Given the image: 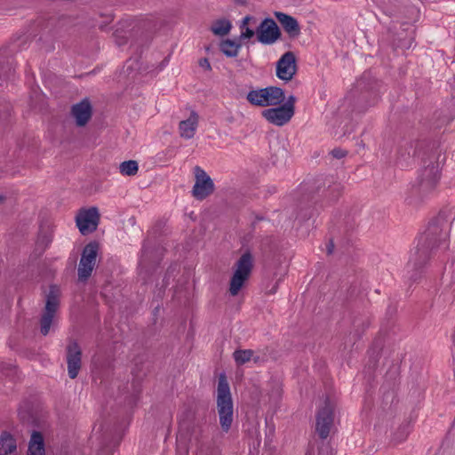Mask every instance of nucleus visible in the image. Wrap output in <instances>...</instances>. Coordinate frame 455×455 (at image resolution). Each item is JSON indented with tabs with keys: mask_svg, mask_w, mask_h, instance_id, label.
I'll list each match as a JSON object with an SVG mask.
<instances>
[{
	"mask_svg": "<svg viewBox=\"0 0 455 455\" xmlns=\"http://www.w3.org/2000/svg\"><path fill=\"white\" fill-rule=\"evenodd\" d=\"M216 405L220 427L223 431L228 432L234 420V403L230 387L224 374L219 377Z\"/></svg>",
	"mask_w": 455,
	"mask_h": 455,
	"instance_id": "obj_1",
	"label": "nucleus"
},
{
	"mask_svg": "<svg viewBox=\"0 0 455 455\" xmlns=\"http://www.w3.org/2000/svg\"><path fill=\"white\" fill-rule=\"evenodd\" d=\"M252 267L253 258L249 252L243 253L235 263L228 287V292L231 296L235 297L239 294L249 280Z\"/></svg>",
	"mask_w": 455,
	"mask_h": 455,
	"instance_id": "obj_2",
	"label": "nucleus"
},
{
	"mask_svg": "<svg viewBox=\"0 0 455 455\" xmlns=\"http://www.w3.org/2000/svg\"><path fill=\"white\" fill-rule=\"evenodd\" d=\"M246 99L251 105L255 106H276L284 100V92L279 87L269 86L250 91Z\"/></svg>",
	"mask_w": 455,
	"mask_h": 455,
	"instance_id": "obj_3",
	"label": "nucleus"
},
{
	"mask_svg": "<svg viewBox=\"0 0 455 455\" xmlns=\"http://www.w3.org/2000/svg\"><path fill=\"white\" fill-rule=\"evenodd\" d=\"M59 297V291L56 288H52L47 295L45 307L40 320V331L44 336L50 332L51 327L56 323L60 303Z\"/></svg>",
	"mask_w": 455,
	"mask_h": 455,
	"instance_id": "obj_4",
	"label": "nucleus"
},
{
	"mask_svg": "<svg viewBox=\"0 0 455 455\" xmlns=\"http://www.w3.org/2000/svg\"><path fill=\"white\" fill-rule=\"evenodd\" d=\"M195 184L192 196L197 200H204L212 195L215 186L212 178L200 166L194 167Z\"/></svg>",
	"mask_w": 455,
	"mask_h": 455,
	"instance_id": "obj_5",
	"label": "nucleus"
},
{
	"mask_svg": "<svg viewBox=\"0 0 455 455\" xmlns=\"http://www.w3.org/2000/svg\"><path fill=\"white\" fill-rule=\"evenodd\" d=\"M100 213L96 207L82 209L76 217V226L82 235L92 233L97 229Z\"/></svg>",
	"mask_w": 455,
	"mask_h": 455,
	"instance_id": "obj_6",
	"label": "nucleus"
},
{
	"mask_svg": "<svg viewBox=\"0 0 455 455\" xmlns=\"http://www.w3.org/2000/svg\"><path fill=\"white\" fill-rule=\"evenodd\" d=\"M97 252L98 244L95 243H91L84 247L78 267L79 279L85 280L91 275L95 266Z\"/></svg>",
	"mask_w": 455,
	"mask_h": 455,
	"instance_id": "obj_7",
	"label": "nucleus"
},
{
	"mask_svg": "<svg viewBox=\"0 0 455 455\" xmlns=\"http://www.w3.org/2000/svg\"><path fill=\"white\" fill-rule=\"evenodd\" d=\"M257 39L263 44H273L281 36L280 29L273 19L266 18L257 26Z\"/></svg>",
	"mask_w": 455,
	"mask_h": 455,
	"instance_id": "obj_8",
	"label": "nucleus"
},
{
	"mask_svg": "<svg viewBox=\"0 0 455 455\" xmlns=\"http://www.w3.org/2000/svg\"><path fill=\"white\" fill-rule=\"evenodd\" d=\"M297 72L296 56L292 52L283 53L276 62L275 75L283 81H291Z\"/></svg>",
	"mask_w": 455,
	"mask_h": 455,
	"instance_id": "obj_9",
	"label": "nucleus"
},
{
	"mask_svg": "<svg viewBox=\"0 0 455 455\" xmlns=\"http://www.w3.org/2000/svg\"><path fill=\"white\" fill-rule=\"evenodd\" d=\"M357 86L364 89V97H370L369 105L377 103L379 96L385 91L383 83L377 79H370L368 74H364L363 77L357 81Z\"/></svg>",
	"mask_w": 455,
	"mask_h": 455,
	"instance_id": "obj_10",
	"label": "nucleus"
},
{
	"mask_svg": "<svg viewBox=\"0 0 455 455\" xmlns=\"http://www.w3.org/2000/svg\"><path fill=\"white\" fill-rule=\"evenodd\" d=\"M333 422L332 407L326 403L318 412L316 418V431L322 438H326Z\"/></svg>",
	"mask_w": 455,
	"mask_h": 455,
	"instance_id": "obj_11",
	"label": "nucleus"
},
{
	"mask_svg": "<svg viewBox=\"0 0 455 455\" xmlns=\"http://www.w3.org/2000/svg\"><path fill=\"white\" fill-rule=\"evenodd\" d=\"M68 371L71 379H75L81 367V350L76 343H71L68 347Z\"/></svg>",
	"mask_w": 455,
	"mask_h": 455,
	"instance_id": "obj_12",
	"label": "nucleus"
},
{
	"mask_svg": "<svg viewBox=\"0 0 455 455\" xmlns=\"http://www.w3.org/2000/svg\"><path fill=\"white\" fill-rule=\"evenodd\" d=\"M274 15L290 36L295 37L300 34V27L294 17L282 12H275Z\"/></svg>",
	"mask_w": 455,
	"mask_h": 455,
	"instance_id": "obj_13",
	"label": "nucleus"
},
{
	"mask_svg": "<svg viewBox=\"0 0 455 455\" xmlns=\"http://www.w3.org/2000/svg\"><path fill=\"white\" fill-rule=\"evenodd\" d=\"M198 116H188L179 123V132L180 137L189 140L194 137L198 127Z\"/></svg>",
	"mask_w": 455,
	"mask_h": 455,
	"instance_id": "obj_14",
	"label": "nucleus"
},
{
	"mask_svg": "<svg viewBox=\"0 0 455 455\" xmlns=\"http://www.w3.org/2000/svg\"><path fill=\"white\" fill-rule=\"evenodd\" d=\"M28 455H45L44 441L39 432H33L28 443Z\"/></svg>",
	"mask_w": 455,
	"mask_h": 455,
	"instance_id": "obj_15",
	"label": "nucleus"
},
{
	"mask_svg": "<svg viewBox=\"0 0 455 455\" xmlns=\"http://www.w3.org/2000/svg\"><path fill=\"white\" fill-rule=\"evenodd\" d=\"M16 440L9 433H3L0 436V455H16Z\"/></svg>",
	"mask_w": 455,
	"mask_h": 455,
	"instance_id": "obj_16",
	"label": "nucleus"
},
{
	"mask_svg": "<svg viewBox=\"0 0 455 455\" xmlns=\"http://www.w3.org/2000/svg\"><path fill=\"white\" fill-rule=\"evenodd\" d=\"M439 179L438 168L436 165H431L427 167L421 177V188H432Z\"/></svg>",
	"mask_w": 455,
	"mask_h": 455,
	"instance_id": "obj_17",
	"label": "nucleus"
},
{
	"mask_svg": "<svg viewBox=\"0 0 455 455\" xmlns=\"http://www.w3.org/2000/svg\"><path fill=\"white\" fill-rule=\"evenodd\" d=\"M257 28V19L253 16H245L240 26L241 38L251 39L255 35L254 28Z\"/></svg>",
	"mask_w": 455,
	"mask_h": 455,
	"instance_id": "obj_18",
	"label": "nucleus"
},
{
	"mask_svg": "<svg viewBox=\"0 0 455 455\" xmlns=\"http://www.w3.org/2000/svg\"><path fill=\"white\" fill-rule=\"evenodd\" d=\"M295 103L296 98L290 95L278 108L266 109L262 114H294Z\"/></svg>",
	"mask_w": 455,
	"mask_h": 455,
	"instance_id": "obj_19",
	"label": "nucleus"
},
{
	"mask_svg": "<svg viewBox=\"0 0 455 455\" xmlns=\"http://www.w3.org/2000/svg\"><path fill=\"white\" fill-rule=\"evenodd\" d=\"M234 359L237 364H244L251 360H253L254 363H258L259 358V356H254V352L251 349L245 350H236L233 354Z\"/></svg>",
	"mask_w": 455,
	"mask_h": 455,
	"instance_id": "obj_20",
	"label": "nucleus"
},
{
	"mask_svg": "<svg viewBox=\"0 0 455 455\" xmlns=\"http://www.w3.org/2000/svg\"><path fill=\"white\" fill-rule=\"evenodd\" d=\"M139 171V164L135 160L124 161L119 165V172L124 176H134Z\"/></svg>",
	"mask_w": 455,
	"mask_h": 455,
	"instance_id": "obj_21",
	"label": "nucleus"
},
{
	"mask_svg": "<svg viewBox=\"0 0 455 455\" xmlns=\"http://www.w3.org/2000/svg\"><path fill=\"white\" fill-rule=\"evenodd\" d=\"M231 29V23L228 20H219L212 26V31L214 35L226 36Z\"/></svg>",
	"mask_w": 455,
	"mask_h": 455,
	"instance_id": "obj_22",
	"label": "nucleus"
},
{
	"mask_svg": "<svg viewBox=\"0 0 455 455\" xmlns=\"http://www.w3.org/2000/svg\"><path fill=\"white\" fill-rule=\"evenodd\" d=\"M239 45L231 40H225L220 44V51L228 57H235L238 54Z\"/></svg>",
	"mask_w": 455,
	"mask_h": 455,
	"instance_id": "obj_23",
	"label": "nucleus"
},
{
	"mask_svg": "<svg viewBox=\"0 0 455 455\" xmlns=\"http://www.w3.org/2000/svg\"><path fill=\"white\" fill-rule=\"evenodd\" d=\"M70 114H92V106L88 99H84L71 108Z\"/></svg>",
	"mask_w": 455,
	"mask_h": 455,
	"instance_id": "obj_24",
	"label": "nucleus"
},
{
	"mask_svg": "<svg viewBox=\"0 0 455 455\" xmlns=\"http://www.w3.org/2000/svg\"><path fill=\"white\" fill-rule=\"evenodd\" d=\"M267 121L274 125L282 126L290 122L291 116H265Z\"/></svg>",
	"mask_w": 455,
	"mask_h": 455,
	"instance_id": "obj_25",
	"label": "nucleus"
},
{
	"mask_svg": "<svg viewBox=\"0 0 455 455\" xmlns=\"http://www.w3.org/2000/svg\"><path fill=\"white\" fill-rule=\"evenodd\" d=\"M73 117L76 126L84 127L89 123L91 116H73Z\"/></svg>",
	"mask_w": 455,
	"mask_h": 455,
	"instance_id": "obj_26",
	"label": "nucleus"
},
{
	"mask_svg": "<svg viewBox=\"0 0 455 455\" xmlns=\"http://www.w3.org/2000/svg\"><path fill=\"white\" fill-rule=\"evenodd\" d=\"M198 64L201 68H203L205 70H208V71L212 70V66L207 58H203V59L199 60Z\"/></svg>",
	"mask_w": 455,
	"mask_h": 455,
	"instance_id": "obj_27",
	"label": "nucleus"
},
{
	"mask_svg": "<svg viewBox=\"0 0 455 455\" xmlns=\"http://www.w3.org/2000/svg\"><path fill=\"white\" fill-rule=\"evenodd\" d=\"M331 155L335 158H342L343 156H346V152L340 148H335L331 151Z\"/></svg>",
	"mask_w": 455,
	"mask_h": 455,
	"instance_id": "obj_28",
	"label": "nucleus"
},
{
	"mask_svg": "<svg viewBox=\"0 0 455 455\" xmlns=\"http://www.w3.org/2000/svg\"><path fill=\"white\" fill-rule=\"evenodd\" d=\"M235 2L239 4H244L246 3V0H235Z\"/></svg>",
	"mask_w": 455,
	"mask_h": 455,
	"instance_id": "obj_29",
	"label": "nucleus"
},
{
	"mask_svg": "<svg viewBox=\"0 0 455 455\" xmlns=\"http://www.w3.org/2000/svg\"><path fill=\"white\" fill-rule=\"evenodd\" d=\"M275 291H276V287H275V288H273V289L271 290V293H275Z\"/></svg>",
	"mask_w": 455,
	"mask_h": 455,
	"instance_id": "obj_30",
	"label": "nucleus"
},
{
	"mask_svg": "<svg viewBox=\"0 0 455 455\" xmlns=\"http://www.w3.org/2000/svg\"><path fill=\"white\" fill-rule=\"evenodd\" d=\"M117 44H118L119 45H121V44H124V42H117Z\"/></svg>",
	"mask_w": 455,
	"mask_h": 455,
	"instance_id": "obj_31",
	"label": "nucleus"
},
{
	"mask_svg": "<svg viewBox=\"0 0 455 455\" xmlns=\"http://www.w3.org/2000/svg\"><path fill=\"white\" fill-rule=\"evenodd\" d=\"M2 200H3V198L0 196V201H2Z\"/></svg>",
	"mask_w": 455,
	"mask_h": 455,
	"instance_id": "obj_32",
	"label": "nucleus"
}]
</instances>
